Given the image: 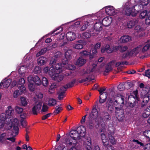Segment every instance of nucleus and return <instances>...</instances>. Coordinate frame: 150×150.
Returning <instances> with one entry per match:
<instances>
[{
    "label": "nucleus",
    "mask_w": 150,
    "mask_h": 150,
    "mask_svg": "<svg viewBox=\"0 0 150 150\" xmlns=\"http://www.w3.org/2000/svg\"><path fill=\"white\" fill-rule=\"evenodd\" d=\"M115 108L116 115L119 121L124 119L126 114L129 115L131 114V109L129 107H115Z\"/></svg>",
    "instance_id": "1"
},
{
    "label": "nucleus",
    "mask_w": 150,
    "mask_h": 150,
    "mask_svg": "<svg viewBox=\"0 0 150 150\" xmlns=\"http://www.w3.org/2000/svg\"><path fill=\"white\" fill-rule=\"evenodd\" d=\"M98 114L96 105H94L92 109L91 112L89 114L88 117L89 122L86 123L87 127L90 129H93L94 122L93 120L97 118Z\"/></svg>",
    "instance_id": "2"
},
{
    "label": "nucleus",
    "mask_w": 150,
    "mask_h": 150,
    "mask_svg": "<svg viewBox=\"0 0 150 150\" xmlns=\"http://www.w3.org/2000/svg\"><path fill=\"white\" fill-rule=\"evenodd\" d=\"M139 17L141 19L146 18V25H150V12H148L146 10L143 11L140 13Z\"/></svg>",
    "instance_id": "3"
},
{
    "label": "nucleus",
    "mask_w": 150,
    "mask_h": 150,
    "mask_svg": "<svg viewBox=\"0 0 150 150\" xmlns=\"http://www.w3.org/2000/svg\"><path fill=\"white\" fill-rule=\"evenodd\" d=\"M28 82H33L37 86H40L42 84V81L40 78L36 75L29 76L28 77Z\"/></svg>",
    "instance_id": "4"
},
{
    "label": "nucleus",
    "mask_w": 150,
    "mask_h": 150,
    "mask_svg": "<svg viewBox=\"0 0 150 150\" xmlns=\"http://www.w3.org/2000/svg\"><path fill=\"white\" fill-rule=\"evenodd\" d=\"M137 6V5H135L134 6H133L132 8H126L125 10V15L128 16H136L139 11L138 10H136L135 9V7Z\"/></svg>",
    "instance_id": "5"
},
{
    "label": "nucleus",
    "mask_w": 150,
    "mask_h": 150,
    "mask_svg": "<svg viewBox=\"0 0 150 150\" xmlns=\"http://www.w3.org/2000/svg\"><path fill=\"white\" fill-rule=\"evenodd\" d=\"M42 103L39 102L34 105L32 108V113L34 115H37L39 112L42 106Z\"/></svg>",
    "instance_id": "6"
},
{
    "label": "nucleus",
    "mask_w": 150,
    "mask_h": 150,
    "mask_svg": "<svg viewBox=\"0 0 150 150\" xmlns=\"http://www.w3.org/2000/svg\"><path fill=\"white\" fill-rule=\"evenodd\" d=\"M48 73L50 75L52 76V79L55 81L59 82L63 79V77L61 75L59 74V73H53L51 71H49Z\"/></svg>",
    "instance_id": "7"
},
{
    "label": "nucleus",
    "mask_w": 150,
    "mask_h": 150,
    "mask_svg": "<svg viewBox=\"0 0 150 150\" xmlns=\"http://www.w3.org/2000/svg\"><path fill=\"white\" fill-rule=\"evenodd\" d=\"M18 90L14 91L13 93V97L14 98H17L21 94L25 91L26 88L23 86H20L19 88H18Z\"/></svg>",
    "instance_id": "8"
},
{
    "label": "nucleus",
    "mask_w": 150,
    "mask_h": 150,
    "mask_svg": "<svg viewBox=\"0 0 150 150\" xmlns=\"http://www.w3.org/2000/svg\"><path fill=\"white\" fill-rule=\"evenodd\" d=\"M70 137L74 139V142H76L77 139L80 138L79 135L77 130H72L70 132Z\"/></svg>",
    "instance_id": "9"
},
{
    "label": "nucleus",
    "mask_w": 150,
    "mask_h": 150,
    "mask_svg": "<svg viewBox=\"0 0 150 150\" xmlns=\"http://www.w3.org/2000/svg\"><path fill=\"white\" fill-rule=\"evenodd\" d=\"M124 97L122 95H120V97L117 98V100H116L114 102L113 104L114 105L117 106V107H118L119 106L121 107V104H124Z\"/></svg>",
    "instance_id": "10"
},
{
    "label": "nucleus",
    "mask_w": 150,
    "mask_h": 150,
    "mask_svg": "<svg viewBox=\"0 0 150 150\" xmlns=\"http://www.w3.org/2000/svg\"><path fill=\"white\" fill-rule=\"evenodd\" d=\"M112 23V18L110 17L104 18L102 21V25L105 27L109 26Z\"/></svg>",
    "instance_id": "11"
},
{
    "label": "nucleus",
    "mask_w": 150,
    "mask_h": 150,
    "mask_svg": "<svg viewBox=\"0 0 150 150\" xmlns=\"http://www.w3.org/2000/svg\"><path fill=\"white\" fill-rule=\"evenodd\" d=\"M106 14L110 16L115 15V13L114 9V7L112 6H109L106 7L105 9Z\"/></svg>",
    "instance_id": "12"
},
{
    "label": "nucleus",
    "mask_w": 150,
    "mask_h": 150,
    "mask_svg": "<svg viewBox=\"0 0 150 150\" xmlns=\"http://www.w3.org/2000/svg\"><path fill=\"white\" fill-rule=\"evenodd\" d=\"M66 91V89L64 87L62 86L60 88L59 90L57 92L58 95V98L59 100H60L63 99Z\"/></svg>",
    "instance_id": "13"
},
{
    "label": "nucleus",
    "mask_w": 150,
    "mask_h": 150,
    "mask_svg": "<svg viewBox=\"0 0 150 150\" xmlns=\"http://www.w3.org/2000/svg\"><path fill=\"white\" fill-rule=\"evenodd\" d=\"M77 130L80 137H84L86 135V129L83 126L78 127Z\"/></svg>",
    "instance_id": "14"
},
{
    "label": "nucleus",
    "mask_w": 150,
    "mask_h": 150,
    "mask_svg": "<svg viewBox=\"0 0 150 150\" xmlns=\"http://www.w3.org/2000/svg\"><path fill=\"white\" fill-rule=\"evenodd\" d=\"M132 94L129 97L128 101L131 100L132 102H133L132 98H134L135 100H136L137 101L139 100L140 98L139 97L138 92L137 90L134 91L132 93Z\"/></svg>",
    "instance_id": "15"
},
{
    "label": "nucleus",
    "mask_w": 150,
    "mask_h": 150,
    "mask_svg": "<svg viewBox=\"0 0 150 150\" xmlns=\"http://www.w3.org/2000/svg\"><path fill=\"white\" fill-rule=\"evenodd\" d=\"M114 52L113 48L112 49L108 45H106L105 47L101 48V52L104 53L106 52L108 53H110Z\"/></svg>",
    "instance_id": "16"
},
{
    "label": "nucleus",
    "mask_w": 150,
    "mask_h": 150,
    "mask_svg": "<svg viewBox=\"0 0 150 150\" xmlns=\"http://www.w3.org/2000/svg\"><path fill=\"white\" fill-rule=\"evenodd\" d=\"M13 128L16 135L18 133L19 128L18 127V120L16 119H15L13 121Z\"/></svg>",
    "instance_id": "17"
},
{
    "label": "nucleus",
    "mask_w": 150,
    "mask_h": 150,
    "mask_svg": "<svg viewBox=\"0 0 150 150\" xmlns=\"http://www.w3.org/2000/svg\"><path fill=\"white\" fill-rule=\"evenodd\" d=\"M61 63L56 64L52 66L54 69L55 73H60L62 71V67L61 65Z\"/></svg>",
    "instance_id": "18"
},
{
    "label": "nucleus",
    "mask_w": 150,
    "mask_h": 150,
    "mask_svg": "<svg viewBox=\"0 0 150 150\" xmlns=\"http://www.w3.org/2000/svg\"><path fill=\"white\" fill-rule=\"evenodd\" d=\"M127 49L128 47L126 46H122L121 45H119L113 47L114 52L119 50L120 52H123Z\"/></svg>",
    "instance_id": "19"
},
{
    "label": "nucleus",
    "mask_w": 150,
    "mask_h": 150,
    "mask_svg": "<svg viewBox=\"0 0 150 150\" xmlns=\"http://www.w3.org/2000/svg\"><path fill=\"white\" fill-rule=\"evenodd\" d=\"M66 38L68 41H73L75 38V35L72 32H69L66 34Z\"/></svg>",
    "instance_id": "20"
},
{
    "label": "nucleus",
    "mask_w": 150,
    "mask_h": 150,
    "mask_svg": "<svg viewBox=\"0 0 150 150\" xmlns=\"http://www.w3.org/2000/svg\"><path fill=\"white\" fill-rule=\"evenodd\" d=\"M111 62H110L105 66V70L103 72V75L104 76L108 75L109 72L112 70V67L111 65Z\"/></svg>",
    "instance_id": "21"
},
{
    "label": "nucleus",
    "mask_w": 150,
    "mask_h": 150,
    "mask_svg": "<svg viewBox=\"0 0 150 150\" xmlns=\"http://www.w3.org/2000/svg\"><path fill=\"white\" fill-rule=\"evenodd\" d=\"M138 23V21L136 19H133L128 21L127 23V26L128 28H131L135 26Z\"/></svg>",
    "instance_id": "22"
},
{
    "label": "nucleus",
    "mask_w": 150,
    "mask_h": 150,
    "mask_svg": "<svg viewBox=\"0 0 150 150\" xmlns=\"http://www.w3.org/2000/svg\"><path fill=\"white\" fill-rule=\"evenodd\" d=\"M102 117L104 121H108L110 120L111 117L108 112L103 111L102 113Z\"/></svg>",
    "instance_id": "23"
},
{
    "label": "nucleus",
    "mask_w": 150,
    "mask_h": 150,
    "mask_svg": "<svg viewBox=\"0 0 150 150\" xmlns=\"http://www.w3.org/2000/svg\"><path fill=\"white\" fill-rule=\"evenodd\" d=\"M83 41L82 40H79L74 46V48L78 50L82 49L83 47Z\"/></svg>",
    "instance_id": "24"
},
{
    "label": "nucleus",
    "mask_w": 150,
    "mask_h": 150,
    "mask_svg": "<svg viewBox=\"0 0 150 150\" xmlns=\"http://www.w3.org/2000/svg\"><path fill=\"white\" fill-rule=\"evenodd\" d=\"M86 62L85 59H83L82 57H80L77 60L76 64L79 67L83 66Z\"/></svg>",
    "instance_id": "25"
},
{
    "label": "nucleus",
    "mask_w": 150,
    "mask_h": 150,
    "mask_svg": "<svg viewBox=\"0 0 150 150\" xmlns=\"http://www.w3.org/2000/svg\"><path fill=\"white\" fill-rule=\"evenodd\" d=\"M6 133H3L1 134L0 135V142L4 144L6 142L8 143V142L6 141L7 138L6 136Z\"/></svg>",
    "instance_id": "26"
},
{
    "label": "nucleus",
    "mask_w": 150,
    "mask_h": 150,
    "mask_svg": "<svg viewBox=\"0 0 150 150\" xmlns=\"http://www.w3.org/2000/svg\"><path fill=\"white\" fill-rule=\"evenodd\" d=\"M102 23L100 22L96 23L94 25V30L96 31H100L102 30Z\"/></svg>",
    "instance_id": "27"
},
{
    "label": "nucleus",
    "mask_w": 150,
    "mask_h": 150,
    "mask_svg": "<svg viewBox=\"0 0 150 150\" xmlns=\"http://www.w3.org/2000/svg\"><path fill=\"white\" fill-rule=\"evenodd\" d=\"M46 61V58L45 57L42 56L38 59V63L40 65H43L45 64Z\"/></svg>",
    "instance_id": "28"
},
{
    "label": "nucleus",
    "mask_w": 150,
    "mask_h": 150,
    "mask_svg": "<svg viewBox=\"0 0 150 150\" xmlns=\"http://www.w3.org/2000/svg\"><path fill=\"white\" fill-rule=\"evenodd\" d=\"M76 82V80L75 79H73L71 82L68 83L62 87H64L67 89V88H69L73 87Z\"/></svg>",
    "instance_id": "29"
},
{
    "label": "nucleus",
    "mask_w": 150,
    "mask_h": 150,
    "mask_svg": "<svg viewBox=\"0 0 150 150\" xmlns=\"http://www.w3.org/2000/svg\"><path fill=\"white\" fill-rule=\"evenodd\" d=\"M97 52V50L94 48H93L90 52V55H89V59L91 60L94 58V56Z\"/></svg>",
    "instance_id": "30"
},
{
    "label": "nucleus",
    "mask_w": 150,
    "mask_h": 150,
    "mask_svg": "<svg viewBox=\"0 0 150 150\" xmlns=\"http://www.w3.org/2000/svg\"><path fill=\"white\" fill-rule=\"evenodd\" d=\"M97 52V50L94 48H93L90 52V55H89V59L91 60L94 58V56Z\"/></svg>",
    "instance_id": "31"
},
{
    "label": "nucleus",
    "mask_w": 150,
    "mask_h": 150,
    "mask_svg": "<svg viewBox=\"0 0 150 150\" xmlns=\"http://www.w3.org/2000/svg\"><path fill=\"white\" fill-rule=\"evenodd\" d=\"M131 38L128 35H125L122 36L121 39L122 42L125 43L131 40Z\"/></svg>",
    "instance_id": "32"
},
{
    "label": "nucleus",
    "mask_w": 150,
    "mask_h": 150,
    "mask_svg": "<svg viewBox=\"0 0 150 150\" xmlns=\"http://www.w3.org/2000/svg\"><path fill=\"white\" fill-rule=\"evenodd\" d=\"M65 142L67 145H71L75 143L73 139L71 137L65 139Z\"/></svg>",
    "instance_id": "33"
},
{
    "label": "nucleus",
    "mask_w": 150,
    "mask_h": 150,
    "mask_svg": "<svg viewBox=\"0 0 150 150\" xmlns=\"http://www.w3.org/2000/svg\"><path fill=\"white\" fill-rule=\"evenodd\" d=\"M4 80H5L4 84L3 85V87L4 88H7L10 85L11 82V79H6Z\"/></svg>",
    "instance_id": "34"
},
{
    "label": "nucleus",
    "mask_w": 150,
    "mask_h": 150,
    "mask_svg": "<svg viewBox=\"0 0 150 150\" xmlns=\"http://www.w3.org/2000/svg\"><path fill=\"white\" fill-rule=\"evenodd\" d=\"M72 52H73L71 50H68L65 52V57L70 59L71 58V54Z\"/></svg>",
    "instance_id": "35"
},
{
    "label": "nucleus",
    "mask_w": 150,
    "mask_h": 150,
    "mask_svg": "<svg viewBox=\"0 0 150 150\" xmlns=\"http://www.w3.org/2000/svg\"><path fill=\"white\" fill-rule=\"evenodd\" d=\"M133 100V102H132L131 100L129 101V106L127 107H129L131 109V114L132 113V110L131 108H133L136 105L135 100L134 98H132Z\"/></svg>",
    "instance_id": "36"
},
{
    "label": "nucleus",
    "mask_w": 150,
    "mask_h": 150,
    "mask_svg": "<svg viewBox=\"0 0 150 150\" xmlns=\"http://www.w3.org/2000/svg\"><path fill=\"white\" fill-rule=\"evenodd\" d=\"M61 105L56 106L55 110L53 112V114L54 115H57L62 110V107H60V106Z\"/></svg>",
    "instance_id": "37"
},
{
    "label": "nucleus",
    "mask_w": 150,
    "mask_h": 150,
    "mask_svg": "<svg viewBox=\"0 0 150 150\" xmlns=\"http://www.w3.org/2000/svg\"><path fill=\"white\" fill-rule=\"evenodd\" d=\"M25 83V81L24 79L23 78H21L20 79L18 83V87L19 88L20 86H23L24 87H25L24 84Z\"/></svg>",
    "instance_id": "38"
},
{
    "label": "nucleus",
    "mask_w": 150,
    "mask_h": 150,
    "mask_svg": "<svg viewBox=\"0 0 150 150\" xmlns=\"http://www.w3.org/2000/svg\"><path fill=\"white\" fill-rule=\"evenodd\" d=\"M14 110L11 106H9L7 108V110L6 111V113L8 115L11 116Z\"/></svg>",
    "instance_id": "39"
},
{
    "label": "nucleus",
    "mask_w": 150,
    "mask_h": 150,
    "mask_svg": "<svg viewBox=\"0 0 150 150\" xmlns=\"http://www.w3.org/2000/svg\"><path fill=\"white\" fill-rule=\"evenodd\" d=\"M49 82L47 78L42 77V83L44 86H47L49 84Z\"/></svg>",
    "instance_id": "40"
},
{
    "label": "nucleus",
    "mask_w": 150,
    "mask_h": 150,
    "mask_svg": "<svg viewBox=\"0 0 150 150\" xmlns=\"http://www.w3.org/2000/svg\"><path fill=\"white\" fill-rule=\"evenodd\" d=\"M142 45H139L137 47L134 48V50L136 55L137 54L142 50Z\"/></svg>",
    "instance_id": "41"
},
{
    "label": "nucleus",
    "mask_w": 150,
    "mask_h": 150,
    "mask_svg": "<svg viewBox=\"0 0 150 150\" xmlns=\"http://www.w3.org/2000/svg\"><path fill=\"white\" fill-rule=\"evenodd\" d=\"M57 103L56 100L54 98H50L48 101V105L52 106L56 105Z\"/></svg>",
    "instance_id": "42"
},
{
    "label": "nucleus",
    "mask_w": 150,
    "mask_h": 150,
    "mask_svg": "<svg viewBox=\"0 0 150 150\" xmlns=\"http://www.w3.org/2000/svg\"><path fill=\"white\" fill-rule=\"evenodd\" d=\"M90 25L89 23L87 21L85 22L81 28L80 30L81 31L85 30Z\"/></svg>",
    "instance_id": "43"
},
{
    "label": "nucleus",
    "mask_w": 150,
    "mask_h": 150,
    "mask_svg": "<svg viewBox=\"0 0 150 150\" xmlns=\"http://www.w3.org/2000/svg\"><path fill=\"white\" fill-rule=\"evenodd\" d=\"M108 138L112 144H116L117 141L111 135H108Z\"/></svg>",
    "instance_id": "44"
},
{
    "label": "nucleus",
    "mask_w": 150,
    "mask_h": 150,
    "mask_svg": "<svg viewBox=\"0 0 150 150\" xmlns=\"http://www.w3.org/2000/svg\"><path fill=\"white\" fill-rule=\"evenodd\" d=\"M106 106L108 111H110L111 112H112L114 108L113 104H110V103L107 104Z\"/></svg>",
    "instance_id": "45"
},
{
    "label": "nucleus",
    "mask_w": 150,
    "mask_h": 150,
    "mask_svg": "<svg viewBox=\"0 0 150 150\" xmlns=\"http://www.w3.org/2000/svg\"><path fill=\"white\" fill-rule=\"evenodd\" d=\"M47 50V48H44L42 49L40 51L38 52L37 54V56H39L41 55H42L45 53Z\"/></svg>",
    "instance_id": "46"
},
{
    "label": "nucleus",
    "mask_w": 150,
    "mask_h": 150,
    "mask_svg": "<svg viewBox=\"0 0 150 150\" xmlns=\"http://www.w3.org/2000/svg\"><path fill=\"white\" fill-rule=\"evenodd\" d=\"M143 134L150 141V130H145L143 132Z\"/></svg>",
    "instance_id": "47"
},
{
    "label": "nucleus",
    "mask_w": 150,
    "mask_h": 150,
    "mask_svg": "<svg viewBox=\"0 0 150 150\" xmlns=\"http://www.w3.org/2000/svg\"><path fill=\"white\" fill-rule=\"evenodd\" d=\"M150 91V89L148 86L145 87L143 89V91L142 92L143 93L142 94L144 93V95H148V94Z\"/></svg>",
    "instance_id": "48"
},
{
    "label": "nucleus",
    "mask_w": 150,
    "mask_h": 150,
    "mask_svg": "<svg viewBox=\"0 0 150 150\" xmlns=\"http://www.w3.org/2000/svg\"><path fill=\"white\" fill-rule=\"evenodd\" d=\"M21 103L22 105L25 106L27 104L26 98L24 97H21Z\"/></svg>",
    "instance_id": "49"
},
{
    "label": "nucleus",
    "mask_w": 150,
    "mask_h": 150,
    "mask_svg": "<svg viewBox=\"0 0 150 150\" xmlns=\"http://www.w3.org/2000/svg\"><path fill=\"white\" fill-rule=\"evenodd\" d=\"M132 142H136L137 144H138L139 145H140V147H144V143L141 142H140L138 140L133 139L132 140Z\"/></svg>",
    "instance_id": "50"
},
{
    "label": "nucleus",
    "mask_w": 150,
    "mask_h": 150,
    "mask_svg": "<svg viewBox=\"0 0 150 150\" xmlns=\"http://www.w3.org/2000/svg\"><path fill=\"white\" fill-rule=\"evenodd\" d=\"M28 87L30 91H33L35 90V85L33 82H29Z\"/></svg>",
    "instance_id": "51"
},
{
    "label": "nucleus",
    "mask_w": 150,
    "mask_h": 150,
    "mask_svg": "<svg viewBox=\"0 0 150 150\" xmlns=\"http://www.w3.org/2000/svg\"><path fill=\"white\" fill-rule=\"evenodd\" d=\"M6 119V114L4 113L1 114L0 116V120L5 123Z\"/></svg>",
    "instance_id": "52"
},
{
    "label": "nucleus",
    "mask_w": 150,
    "mask_h": 150,
    "mask_svg": "<svg viewBox=\"0 0 150 150\" xmlns=\"http://www.w3.org/2000/svg\"><path fill=\"white\" fill-rule=\"evenodd\" d=\"M143 98V102H145L147 103H148L149 100H150V94H148V95H144Z\"/></svg>",
    "instance_id": "53"
},
{
    "label": "nucleus",
    "mask_w": 150,
    "mask_h": 150,
    "mask_svg": "<svg viewBox=\"0 0 150 150\" xmlns=\"http://www.w3.org/2000/svg\"><path fill=\"white\" fill-rule=\"evenodd\" d=\"M33 71L35 74H39L41 72V68L39 67L36 66L35 67Z\"/></svg>",
    "instance_id": "54"
},
{
    "label": "nucleus",
    "mask_w": 150,
    "mask_h": 150,
    "mask_svg": "<svg viewBox=\"0 0 150 150\" xmlns=\"http://www.w3.org/2000/svg\"><path fill=\"white\" fill-rule=\"evenodd\" d=\"M21 125L23 127H25L27 125V122L26 121L24 120L25 118L22 117H21Z\"/></svg>",
    "instance_id": "55"
},
{
    "label": "nucleus",
    "mask_w": 150,
    "mask_h": 150,
    "mask_svg": "<svg viewBox=\"0 0 150 150\" xmlns=\"http://www.w3.org/2000/svg\"><path fill=\"white\" fill-rule=\"evenodd\" d=\"M150 47L149 46V43L145 45L143 47L142 49V52H145L146 51L148 50Z\"/></svg>",
    "instance_id": "56"
},
{
    "label": "nucleus",
    "mask_w": 150,
    "mask_h": 150,
    "mask_svg": "<svg viewBox=\"0 0 150 150\" xmlns=\"http://www.w3.org/2000/svg\"><path fill=\"white\" fill-rule=\"evenodd\" d=\"M70 60V59H69L67 58H66V57H64L62 60V63L64 65H66L68 64V63L69 60Z\"/></svg>",
    "instance_id": "57"
},
{
    "label": "nucleus",
    "mask_w": 150,
    "mask_h": 150,
    "mask_svg": "<svg viewBox=\"0 0 150 150\" xmlns=\"http://www.w3.org/2000/svg\"><path fill=\"white\" fill-rule=\"evenodd\" d=\"M99 97L101 98H102L106 100L108 94L106 92H103V93L100 94Z\"/></svg>",
    "instance_id": "58"
},
{
    "label": "nucleus",
    "mask_w": 150,
    "mask_h": 150,
    "mask_svg": "<svg viewBox=\"0 0 150 150\" xmlns=\"http://www.w3.org/2000/svg\"><path fill=\"white\" fill-rule=\"evenodd\" d=\"M15 109L16 111L19 114L21 113L23 110V109L22 108L18 106L15 107Z\"/></svg>",
    "instance_id": "59"
},
{
    "label": "nucleus",
    "mask_w": 150,
    "mask_h": 150,
    "mask_svg": "<svg viewBox=\"0 0 150 150\" xmlns=\"http://www.w3.org/2000/svg\"><path fill=\"white\" fill-rule=\"evenodd\" d=\"M48 107L47 105L43 104L42 106V109L41 110V112H45L48 111Z\"/></svg>",
    "instance_id": "60"
},
{
    "label": "nucleus",
    "mask_w": 150,
    "mask_h": 150,
    "mask_svg": "<svg viewBox=\"0 0 150 150\" xmlns=\"http://www.w3.org/2000/svg\"><path fill=\"white\" fill-rule=\"evenodd\" d=\"M141 4L143 6H147L149 2V0H141Z\"/></svg>",
    "instance_id": "61"
},
{
    "label": "nucleus",
    "mask_w": 150,
    "mask_h": 150,
    "mask_svg": "<svg viewBox=\"0 0 150 150\" xmlns=\"http://www.w3.org/2000/svg\"><path fill=\"white\" fill-rule=\"evenodd\" d=\"M150 115V112L146 111V110H145L144 112L143 113L142 116L144 118L147 117Z\"/></svg>",
    "instance_id": "62"
},
{
    "label": "nucleus",
    "mask_w": 150,
    "mask_h": 150,
    "mask_svg": "<svg viewBox=\"0 0 150 150\" xmlns=\"http://www.w3.org/2000/svg\"><path fill=\"white\" fill-rule=\"evenodd\" d=\"M57 59H55V58H52L50 60V64L51 66L55 64L56 62Z\"/></svg>",
    "instance_id": "63"
},
{
    "label": "nucleus",
    "mask_w": 150,
    "mask_h": 150,
    "mask_svg": "<svg viewBox=\"0 0 150 150\" xmlns=\"http://www.w3.org/2000/svg\"><path fill=\"white\" fill-rule=\"evenodd\" d=\"M83 38L87 39L88 38H89L90 37L91 35L90 33H88L86 32L83 33Z\"/></svg>",
    "instance_id": "64"
}]
</instances>
